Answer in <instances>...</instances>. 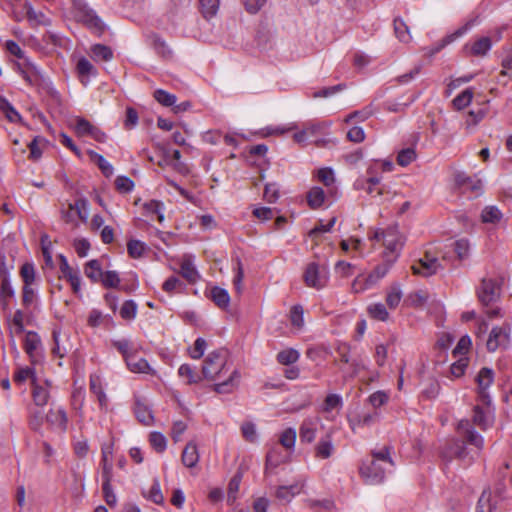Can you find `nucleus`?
<instances>
[{
	"label": "nucleus",
	"instance_id": "3c124183",
	"mask_svg": "<svg viewBox=\"0 0 512 512\" xmlns=\"http://www.w3.org/2000/svg\"><path fill=\"white\" fill-rule=\"evenodd\" d=\"M309 506L315 512L331 511L335 507V503L333 499L326 498L322 500H310Z\"/></svg>",
	"mask_w": 512,
	"mask_h": 512
},
{
	"label": "nucleus",
	"instance_id": "052dcab7",
	"mask_svg": "<svg viewBox=\"0 0 512 512\" xmlns=\"http://www.w3.org/2000/svg\"><path fill=\"white\" fill-rule=\"evenodd\" d=\"M20 274L24 285H32L35 280V268L31 263H24L21 267Z\"/></svg>",
	"mask_w": 512,
	"mask_h": 512
},
{
	"label": "nucleus",
	"instance_id": "69168bd1",
	"mask_svg": "<svg viewBox=\"0 0 512 512\" xmlns=\"http://www.w3.org/2000/svg\"><path fill=\"white\" fill-rule=\"evenodd\" d=\"M468 363H469V359L467 357L459 358L457 361H455L451 365V367H450L451 374L457 378L463 376L465 373V370L468 366Z\"/></svg>",
	"mask_w": 512,
	"mask_h": 512
},
{
	"label": "nucleus",
	"instance_id": "de8ad7c7",
	"mask_svg": "<svg viewBox=\"0 0 512 512\" xmlns=\"http://www.w3.org/2000/svg\"><path fill=\"white\" fill-rule=\"evenodd\" d=\"M467 444L473 445L478 450H481L483 448L484 439L483 437L475 430V428L469 430L465 433L464 439Z\"/></svg>",
	"mask_w": 512,
	"mask_h": 512
},
{
	"label": "nucleus",
	"instance_id": "a878e982",
	"mask_svg": "<svg viewBox=\"0 0 512 512\" xmlns=\"http://www.w3.org/2000/svg\"><path fill=\"white\" fill-rule=\"evenodd\" d=\"M304 308L300 304L293 305L290 308V325L295 327L297 330H301L304 327Z\"/></svg>",
	"mask_w": 512,
	"mask_h": 512
},
{
	"label": "nucleus",
	"instance_id": "338daca9",
	"mask_svg": "<svg viewBox=\"0 0 512 512\" xmlns=\"http://www.w3.org/2000/svg\"><path fill=\"white\" fill-rule=\"evenodd\" d=\"M115 187L121 193H127L133 190L134 182L127 176H118L115 180Z\"/></svg>",
	"mask_w": 512,
	"mask_h": 512
},
{
	"label": "nucleus",
	"instance_id": "2eb2a0df",
	"mask_svg": "<svg viewBox=\"0 0 512 512\" xmlns=\"http://www.w3.org/2000/svg\"><path fill=\"white\" fill-rule=\"evenodd\" d=\"M495 373L493 369L489 367H483L480 369L475 377V382L478 385L479 390H487L494 382Z\"/></svg>",
	"mask_w": 512,
	"mask_h": 512
},
{
	"label": "nucleus",
	"instance_id": "f3484780",
	"mask_svg": "<svg viewBox=\"0 0 512 512\" xmlns=\"http://www.w3.org/2000/svg\"><path fill=\"white\" fill-rule=\"evenodd\" d=\"M325 198V191L319 186H314L307 193V203L311 209L320 208L323 205Z\"/></svg>",
	"mask_w": 512,
	"mask_h": 512
},
{
	"label": "nucleus",
	"instance_id": "c756f323",
	"mask_svg": "<svg viewBox=\"0 0 512 512\" xmlns=\"http://www.w3.org/2000/svg\"><path fill=\"white\" fill-rule=\"evenodd\" d=\"M41 344L40 337L36 332L29 331L24 341L25 352L32 358Z\"/></svg>",
	"mask_w": 512,
	"mask_h": 512
},
{
	"label": "nucleus",
	"instance_id": "412c9836",
	"mask_svg": "<svg viewBox=\"0 0 512 512\" xmlns=\"http://www.w3.org/2000/svg\"><path fill=\"white\" fill-rule=\"evenodd\" d=\"M502 216L503 214L497 206L489 205L483 208L481 212V221L483 223L496 224L501 220Z\"/></svg>",
	"mask_w": 512,
	"mask_h": 512
},
{
	"label": "nucleus",
	"instance_id": "4468645a",
	"mask_svg": "<svg viewBox=\"0 0 512 512\" xmlns=\"http://www.w3.org/2000/svg\"><path fill=\"white\" fill-rule=\"evenodd\" d=\"M150 44L155 52L162 58L168 59L172 56V50L158 34H152L149 36Z\"/></svg>",
	"mask_w": 512,
	"mask_h": 512
},
{
	"label": "nucleus",
	"instance_id": "f704fd0d",
	"mask_svg": "<svg viewBox=\"0 0 512 512\" xmlns=\"http://www.w3.org/2000/svg\"><path fill=\"white\" fill-rule=\"evenodd\" d=\"M70 210H74L78 217L86 222L89 216V202L85 198L77 199L74 204H69Z\"/></svg>",
	"mask_w": 512,
	"mask_h": 512
},
{
	"label": "nucleus",
	"instance_id": "6e6d98bb",
	"mask_svg": "<svg viewBox=\"0 0 512 512\" xmlns=\"http://www.w3.org/2000/svg\"><path fill=\"white\" fill-rule=\"evenodd\" d=\"M346 87H347V85L345 83H339L334 86L324 87V88H321L318 91L314 92L313 97L314 98H320V97L328 98V97L334 95L335 93L344 90Z\"/></svg>",
	"mask_w": 512,
	"mask_h": 512
},
{
	"label": "nucleus",
	"instance_id": "0eeeda50",
	"mask_svg": "<svg viewBox=\"0 0 512 512\" xmlns=\"http://www.w3.org/2000/svg\"><path fill=\"white\" fill-rule=\"evenodd\" d=\"M477 296L484 306L495 303L500 298V286L494 279L483 278L477 289Z\"/></svg>",
	"mask_w": 512,
	"mask_h": 512
},
{
	"label": "nucleus",
	"instance_id": "1a4fd4ad",
	"mask_svg": "<svg viewBox=\"0 0 512 512\" xmlns=\"http://www.w3.org/2000/svg\"><path fill=\"white\" fill-rule=\"evenodd\" d=\"M510 331L511 328L509 325L493 327L486 343L487 350L489 352H494L499 347L506 346L509 342Z\"/></svg>",
	"mask_w": 512,
	"mask_h": 512
},
{
	"label": "nucleus",
	"instance_id": "dca6fc26",
	"mask_svg": "<svg viewBox=\"0 0 512 512\" xmlns=\"http://www.w3.org/2000/svg\"><path fill=\"white\" fill-rule=\"evenodd\" d=\"M181 458H182V463L186 467L192 468V467L196 466V464L199 461V454H198L196 444H194L193 442L188 443L182 452Z\"/></svg>",
	"mask_w": 512,
	"mask_h": 512
},
{
	"label": "nucleus",
	"instance_id": "a19ab883",
	"mask_svg": "<svg viewBox=\"0 0 512 512\" xmlns=\"http://www.w3.org/2000/svg\"><path fill=\"white\" fill-rule=\"evenodd\" d=\"M154 98L157 102L165 107H172L177 100V97L174 94H171L163 89L155 90Z\"/></svg>",
	"mask_w": 512,
	"mask_h": 512
},
{
	"label": "nucleus",
	"instance_id": "393cba45",
	"mask_svg": "<svg viewBox=\"0 0 512 512\" xmlns=\"http://www.w3.org/2000/svg\"><path fill=\"white\" fill-rule=\"evenodd\" d=\"M211 299L219 308H226L230 302L227 290L215 286L211 289Z\"/></svg>",
	"mask_w": 512,
	"mask_h": 512
},
{
	"label": "nucleus",
	"instance_id": "8fccbe9b",
	"mask_svg": "<svg viewBox=\"0 0 512 512\" xmlns=\"http://www.w3.org/2000/svg\"><path fill=\"white\" fill-rule=\"evenodd\" d=\"M416 158V152L412 147L402 149L397 155L398 165L405 167L408 166Z\"/></svg>",
	"mask_w": 512,
	"mask_h": 512
},
{
	"label": "nucleus",
	"instance_id": "423d86ee",
	"mask_svg": "<svg viewBox=\"0 0 512 512\" xmlns=\"http://www.w3.org/2000/svg\"><path fill=\"white\" fill-rule=\"evenodd\" d=\"M478 23V16H475L471 19H469L464 25L459 27L456 31L453 33L445 36L442 40H440L438 43H436L431 48L427 49L426 55L429 57L434 56L438 52H440L443 48H445L447 45L454 42L457 38L463 36L466 34L472 27H474Z\"/></svg>",
	"mask_w": 512,
	"mask_h": 512
},
{
	"label": "nucleus",
	"instance_id": "9d476101",
	"mask_svg": "<svg viewBox=\"0 0 512 512\" xmlns=\"http://www.w3.org/2000/svg\"><path fill=\"white\" fill-rule=\"evenodd\" d=\"M303 279L307 286L320 289L326 285L327 277L323 275L319 269V265L311 262L307 265Z\"/></svg>",
	"mask_w": 512,
	"mask_h": 512
},
{
	"label": "nucleus",
	"instance_id": "e2e57ef3",
	"mask_svg": "<svg viewBox=\"0 0 512 512\" xmlns=\"http://www.w3.org/2000/svg\"><path fill=\"white\" fill-rule=\"evenodd\" d=\"M317 177L320 182H322L326 187L331 186L334 181V170L331 167L321 168L317 172Z\"/></svg>",
	"mask_w": 512,
	"mask_h": 512
},
{
	"label": "nucleus",
	"instance_id": "680f3d73",
	"mask_svg": "<svg viewBox=\"0 0 512 512\" xmlns=\"http://www.w3.org/2000/svg\"><path fill=\"white\" fill-rule=\"evenodd\" d=\"M147 498L154 502L155 504H163L164 496L161 492L160 484L157 479L153 481V484L148 492Z\"/></svg>",
	"mask_w": 512,
	"mask_h": 512
},
{
	"label": "nucleus",
	"instance_id": "72a5a7b5",
	"mask_svg": "<svg viewBox=\"0 0 512 512\" xmlns=\"http://www.w3.org/2000/svg\"><path fill=\"white\" fill-rule=\"evenodd\" d=\"M46 419L51 424L57 425L62 429H65L68 421L66 412L61 408L57 409L56 411L51 409L46 415Z\"/></svg>",
	"mask_w": 512,
	"mask_h": 512
},
{
	"label": "nucleus",
	"instance_id": "603ef678",
	"mask_svg": "<svg viewBox=\"0 0 512 512\" xmlns=\"http://www.w3.org/2000/svg\"><path fill=\"white\" fill-rule=\"evenodd\" d=\"M472 345V340L469 335H463L455 348L452 351L454 357L465 355Z\"/></svg>",
	"mask_w": 512,
	"mask_h": 512
},
{
	"label": "nucleus",
	"instance_id": "79ce46f5",
	"mask_svg": "<svg viewBox=\"0 0 512 512\" xmlns=\"http://www.w3.org/2000/svg\"><path fill=\"white\" fill-rule=\"evenodd\" d=\"M241 480H242V473L239 471L231 478V480L228 484V495H227L228 502H234L236 500Z\"/></svg>",
	"mask_w": 512,
	"mask_h": 512
},
{
	"label": "nucleus",
	"instance_id": "a211bd4d",
	"mask_svg": "<svg viewBox=\"0 0 512 512\" xmlns=\"http://www.w3.org/2000/svg\"><path fill=\"white\" fill-rule=\"evenodd\" d=\"M134 413L136 418L141 422L142 424L149 426L153 422V415L149 407L141 402L140 400H137L135 402L134 407Z\"/></svg>",
	"mask_w": 512,
	"mask_h": 512
},
{
	"label": "nucleus",
	"instance_id": "6e6552de",
	"mask_svg": "<svg viewBox=\"0 0 512 512\" xmlns=\"http://www.w3.org/2000/svg\"><path fill=\"white\" fill-rule=\"evenodd\" d=\"M15 69L30 85H37L44 81V75L42 71L28 58L24 59L22 62H16Z\"/></svg>",
	"mask_w": 512,
	"mask_h": 512
},
{
	"label": "nucleus",
	"instance_id": "4be33fe9",
	"mask_svg": "<svg viewBox=\"0 0 512 512\" xmlns=\"http://www.w3.org/2000/svg\"><path fill=\"white\" fill-rule=\"evenodd\" d=\"M473 89L472 88H466L464 91H462L460 94H458L453 100L452 105L453 108L457 111L463 110L464 108L468 107L473 99Z\"/></svg>",
	"mask_w": 512,
	"mask_h": 512
},
{
	"label": "nucleus",
	"instance_id": "6ab92c4d",
	"mask_svg": "<svg viewBox=\"0 0 512 512\" xmlns=\"http://www.w3.org/2000/svg\"><path fill=\"white\" fill-rule=\"evenodd\" d=\"M334 450L331 433L322 437L316 446V455L320 458H329Z\"/></svg>",
	"mask_w": 512,
	"mask_h": 512
},
{
	"label": "nucleus",
	"instance_id": "ea45409f",
	"mask_svg": "<svg viewBox=\"0 0 512 512\" xmlns=\"http://www.w3.org/2000/svg\"><path fill=\"white\" fill-rule=\"evenodd\" d=\"M137 303L133 300H126L120 308V316L124 320H133L137 315Z\"/></svg>",
	"mask_w": 512,
	"mask_h": 512
},
{
	"label": "nucleus",
	"instance_id": "13d9d810",
	"mask_svg": "<svg viewBox=\"0 0 512 512\" xmlns=\"http://www.w3.org/2000/svg\"><path fill=\"white\" fill-rule=\"evenodd\" d=\"M27 379H31L32 385L36 383V377L34 370L29 367L20 368L14 374V381L17 383H22Z\"/></svg>",
	"mask_w": 512,
	"mask_h": 512
},
{
	"label": "nucleus",
	"instance_id": "aec40b11",
	"mask_svg": "<svg viewBox=\"0 0 512 512\" xmlns=\"http://www.w3.org/2000/svg\"><path fill=\"white\" fill-rule=\"evenodd\" d=\"M90 390L93 394H95L98 398L99 404L101 407L107 405V396L102 387V381L100 376L91 375L90 376Z\"/></svg>",
	"mask_w": 512,
	"mask_h": 512
},
{
	"label": "nucleus",
	"instance_id": "5fc2aeb1",
	"mask_svg": "<svg viewBox=\"0 0 512 512\" xmlns=\"http://www.w3.org/2000/svg\"><path fill=\"white\" fill-rule=\"evenodd\" d=\"M77 71L80 76H96L97 70L91 64V62L82 57L77 62Z\"/></svg>",
	"mask_w": 512,
	"mask_h": 512
},
{
	"label": "nucleus",
	"instance_id": "cd10ccee",
	"mask_svg": "<svg viewBox=\"0 0 512 512\" xmlns=\"http://www.w3.org/2000/svg\"><path fill=\"white\" fill-rule=\"evenodd\" d=\"M240 374L234 370L226 381L214 385V390L217 393H229L237 385Z\"/></svg>",
	"mask_w": 512,
	"mask_h": 512
},
{
	"label": "nucleus",
	"instance_id": "e433bc0d",
	"mask_svg": "<svg viewBox=\"0 0 512 512\" xmlns=\"http://www.w3.org/2000/svg\"><path fill=\"white\" fill-rule=\"evenodd\" d=\"M89 155L93 161L96 162L97 166L101 170V172L105 175V177H110L113 175L114 168L113 166L100 154L89 151Z\"/></svg>",
	"mask_w": 512,
	"mask_h": 512
},
{
	"label": "nucleus",
	"instance_id": "f8f14e48",
	"mask_svg": "<svg viewBox=\"0 0 512 512\" xmlns=\"http://www.w3.org/2000/svg\"><path fill=\"white\" fill-rule=\"evenodd\" d=\"M125 363L128 369L133 373L154 374V370L150 367L148 361L138 357L135 353L131 356H127Z\"/></svg>",
	"mask_w": 512,
	"mask_h": 512
},
{
	"label": "nucleus",
	"instance_id": "c03bdc74",
	"mask_svg": "<svg viewBox=\"0 0 512 512\" xmlns=\"http://www.w3.org/2000/svg\"><path fill=\"white\" fill-rule=\"evenodd\" d=\"M402 291L399 283H394L391 286L390 292L386 296L387 305L393 309L396 308L401 300Z\"/></svg>",
	"mask_w": 512,
	"mask_h": 512
},
{
	"label": "nucleus",
	"instance_id": "0e129e2a",
	"mask_svg": "<svg viewBox=\"0 0 512 512\" xmlns=\"http://www.w3.org/2000/svg\"><path fill=\"white\" fill-rule=\"evenodd\" d=\"M390 449H391L390 446H385L380 451L373 450L371 452V458L375 459L378 462H383V463L389 464L390 466H394V462H393L392 458L390 457Z\"/></svg>",
	"mask_w": 512,
	"mask_h": 512
},
{
	"label": "nucleus",
	"instance_id": "7c9ffc66",
	"mask_svg": "<svg viewBox=\"0 0 512 512\" xmlns=\"http://www.w3.org/2000/svg\"><path fill=\"white\" fill-rule=\"evenodd\" d=\"M394 32L396 37L403 43H408L411 39L409 27L406 23L399 17L395 18L393 21Z\"/></svg>",
	"mask_w": 512,
	"mask_h": 512
},
{
	"label": "nucleus",
	"instance_id": "864d4df0",
	"mask_svg": "<svg viewBox=\"0 0 512 512\" xmlns=\"http://www.w3.org/2000/svg\"><path fill=\"white\" fill-rule=\"evenodd\" d=\"M144 209L148 214L156 215L159 222L164 220L162 213L163 203L157 200H151L144 204Z\"/></svg>",
	"mask_w": 512,
	"mask_h": 512
},
{
	"label": "nucleus",
	"instance_id": "4d7b16f0",
	"mask_svg": "<svg viewBox=\"0 0 512 512\" xmlns=\"http://www.w3.org/2000/svg\"><path fill=\"white\" fill-rule=\"evenodd\" d=\"M337 218L332 217L327 224H324L322 220H319L318 223L309 231L310 237H316L317 235L325 232H330L332 227L335 225Z\"/></svg>",
	"mask_w": 512,
	"mask_h": 512
},
{
	"label": "nucleus",
	"instance_id": "a18cd8bd",
	"mask_svg": "<svg viewBox=\"0 0 512 512\" xmlns=\"http://www.w3.org/2000/svg\"><path fill=\"white\" fill-rule=\"evenodd\" d=\"M454 252L459 260H465L469 257L470 244L468 239L461 238L454 242Z\"/></svg>",
	"mask_w": 512,
	"mask_h": 512
},
{
	"label": "nucleus",
	"instance_id": "09e8293b",
	"mask_svg": "<svg viewBox=\"0 0 512 512\" xmlns=\"http://www.w3.org/2000/svg\"><path fill=\"white\" fill-rule=\"evenodd\" d=\"M0 296L4 302V305H6V300L9 298H12L14 296V290L11 286L10 280L7 276L6 272H2V281H1V287H0Z\"/></svg>",
	"mask_w": 512,
	"mask_h": 512
},
{
	"label": "nucleus",
	"instance_id": "9b49d317",
	"mask_svg": "<svg viewBox=\"0 0 512 512\" xmlns=\"http://www.w3.org/2000/svg\"><path fill=\"white\" fill-rule=\"evenodd\" d=\"M441 267L438 259L436 257H430L428 253H426V257L420 258L417 261V264L411 267L413 274L421 275L423 277H429L437 273V270Z\"/></svg>",
	"mask_w": 512,
	"mask_h": 512
},
{
	"label": "nucleus",
	"instance_id": "20e7f679",
	"mask_svg": "<svg viewBox=\"0 0 512 512\" xmlns=\"http://www.w3.org/2000/svg\"><path fill=\"white\" fill-rule=\"evenodd\" d=\"M228 351L218 349L207 355L202 366V374L205 379L214 380L226 369Z\"/></svg>",
	"mask_w": 512,
	"mask_h": 512
},
{
	"label": "nucleus",
	"instance_id": "5701e85b",
	"mask_svg": "<svg viewBox=\"0 0 512 512\" xmlns=\"http://www.w3.org/2000/svg\"><path fill=\"white\" fill-rule=\"evenodd\" d=\"M85 275L92 280V282L101 281L103 271L100 262L97 259L90 260L86 263L84 269Z\"/></svg>",
	"mask_w": 512,
	"mask_h": 512
},
{
	"label": "nucleus",
	"instance_id": "4c0bfd02",
	"mask_svg": "<svg viewBox=\"0 0 512 512\" xmlns=\"http://www.w3.org/2000/svg\"><path fill=\"white\" fill-rule=\"evenodd\" d=\"M200 8L203 16L206 19L212 18L216 15L220 0H199Z\"/></svg>",
	"mask_w": 512,
	"mask_h": 512
},
{
	"label": "nucleus",
	"instance_id": "bb28decb",
	"mask_svg": "<svg viewBox=\"0 0 512 512\" xmlns=\"http://www.w3.org/2000/svg\"><path fill=\"white\" fill-rule=\"evenodd\" d=\"M32 397L35 405L42 407L48 403L50 395L46 387L34 383L32 385Z\"/></svg>",
	"mask_w": 512,
	"mask_h": 512
},
{
	"label": "nucleus",
	"instance_id": "ddd939ff",
	"mask_svg": "<svg viewBox=\"0 0 512 512\" xmlns=\"http://www.w3.org/2000/svg\"><path fill=\"white\" fill-rule=\"evenodd\" d=\"M60 260L61 273L65 278L68 279L74 292H77L80 289V276L78 272L73 271V269L69 266L67 259L63 255L60 256Z\"/></svg>",
	"mask_w": 512,
	"mask_h": 512
},
{
	"label": "nucleus",
	"instance_id": "37998d69",
	"mask_svg": "<svg viewBox=\"0 0 512 512\" xmlns=\"http://www.w3.org/2000/svg\"><path fill=\"white\" fill-rule=\"evenodd\" d=\"M149 442L153 449L157 451L158 453H162L167 446V440L166 437L157 431L151 432L149 435Z\"/></svg>",
	"mask_w": 512,
	"mask_h": 512
},
{
	"label": "nucleus",
	"instance_id": "f03ea898",
	"mask_svg": "<svg viewBox=\"0 0 512 512\" xmlns=\"http://www.w3.org/2000/svg\"><path fill=\"white\" fill-rule=\"evenodd\" d=\"M73 8L74 17L77 22L82 23L97 35H101L105 31V23L85 1L74 0Z\"/></svg>",
	"mask_w": 512,
	"mask_h": 512
},
{
	"label": "nucleus",
	"instance_id": "bf43d9fd",
	"mask_svg": "<svg viewBox=\"0 0 512 512\" xmlns=\"http://www.w3.org/2000/svg\"><path fill=\"white\" fill-rule=\"evenodd\" d=\"M101 282L106 288H117L120 284V278L116 271H106L103 272Z\"/></svg>",
	"mask_w": 512,
	"mask_h": 512
},
{
	"label": "nucleus",
	"instance_id": "c85d7f7f",
	"mask_svg": "<svg viewBox=\"0 0 512 512\" xmlns=\"http://www.w3.org/2000/svg\"><path fill=\"white\" fill-rule=\"evenodd\" d=\"M492 47L491 38L488 36H484L476 40L472 47L471 53L474 56H484Z\"/></svg>",
	"mask_w": 512,
	"mask_h": 512
},
{
	"label": "nucleus",
	"instance_id": "b1692460",
	"mask_svg": "<svg viewBox=\"0 0 512 512\" xmlns=\"http://www.w3.org/2000/svg\"><path fill=\"white\" fill-rule=\"evenodd\" d=\"M0 111L5 115L6 119L12 123L21 121L22 119L12 104L3 96H0Z\"/></svg>",
	"mask_w": 512,
	"mask_h": 512
},
{
	"label": "nucleus",
	"instance_id": "49530a36",
	"mask_svg": "<svg viewBox=\"0 0 512 512\" xmlns=\"http://www.w3.org/2000/svg\"><path fill=\"white\" fill-rule=\"evenodd\" d=\"M473 423L481 429H485L489 425L488 416L483 408L479 405H476L473 408Z\"/></svg>",
	"mask_w": 512,
	"mask_h": 512
},
{
	"label": "nucleus",
	"instance_id": "7ed1b4c3",
	"mask_svg": "<svg viewBox=\"0 0 512 512\" xmlns=\"http://www.w3.org/2000/svg\"><path fill=\"white\" fill-rule=\"evenodd\" d=\"M440 456L446 463L458 459L464 464L470 465L474 460V456L471 454V450L467 448L465 441L457 438L450 439L445 443Z\"/></svg>",
	"mask_w": 512,
	"mask_h": 512
},
{
	"label": "nucleus",
	"instance_id": "39448f33",
	"mask_svg": "<svg viewBox=\"0 0 512 512\" xmlns=\"http://www.w3.org/2000/svg\"><path fill=\"white\" fill-rule=\"evenodd\" d=\"M359 472L369 484H379L385 478V468L371 457L362 462Z\"/></svg>",
	"mask_w": 512,
	"mask_h": 512
},
{
	"label": "nucleus",
	"instance_id": "473e14b6",
	"mask_svg": "<svg viewBox=\"0 0 512 512\" xmlns=\"http://www.w3.org/2000/svg\"><path fill=\"white\" fill-rule=\"evenodd\" d=\"M391 263L381 264L374 268V270L366 278V287H370L383 278L389 271Z\"/></svg>",
	"mask_w": 512,
	"mask_h": 512
},
{
	"label": "nucleus",
	"instance_id": "58836bf2",
	"mask_svg": "<svg viewBox=\"0 0 512 512\" xmlns=\"http://www.w3.org/2000/svg\"><path fill=\"white\" fill-rule=\"evenodd\" d=\"M181 275L190 283H195L199 278V274L190 260H184L182 262Z\"/></svg>",
	"mask_w": 512,
	"mask_h": 512
},
{
	"label": "nucleus",
	"instance_id": "f257e3e1",
	"mask_svg": "<svg viewBox=\"0 0 512 512\" xmlns=\"http://www.w3.org/2000/svg\"><path fill=\"white\" fill-rule=\"evenodd\" d=\"M287 455L279 445L270 449L266 456L265 478L269 485H276L279 482L278 476L286 474Z\"/></svg>",
	"mask_w": 512,
	"mask_h": 512
},
{
	"label": "nucleus",
	"instance_id": "2f4dec72",
	"mask_svg": "<svg viewBox=\"0 0 512 512\" xmlns=\"http://www.w3.org/2000/svg\"><path fill=\"white\" fill-rule=\"evenodd\" d=\"M92 56L96 61H110L113 58V51L103 44H95L91 47Z\"/></svg>",
	"mask_w": 512,
	"mask_h": 512
},
{
	"label": "nucleus",
	"instance_id": "c9c22d12",
	"mask_svg": "<svg viewBox=\"0 0 512 512\" xmlns=\"http://www.w3.org/2000/svg\"><path fill=\"white\" fill-rule=\"evenodd\" d=\"M367 312L370 317L378 321H387L389 318V313L385 305L382 303L370 304L367 307Z\"/></svg>",
	"mask_w": 512,
	"mask_h": 512
},
{
	"label": "nucleus",
	"instance_id": "774afa93",
	"mask_svg": "<svg viewBox=\"0 0 512 512\" xmlns=\"http://www.w3.org/2000/svg\"><path fill=\"white\" fill-rule=\"evenodd\" d=\"M127 250L132 258H138L142 256L145 250V244L139 240H130L127 244Z\"/></svg>",
	"mask_w": 512,
	"mask_h": 512
}]
</instances>
